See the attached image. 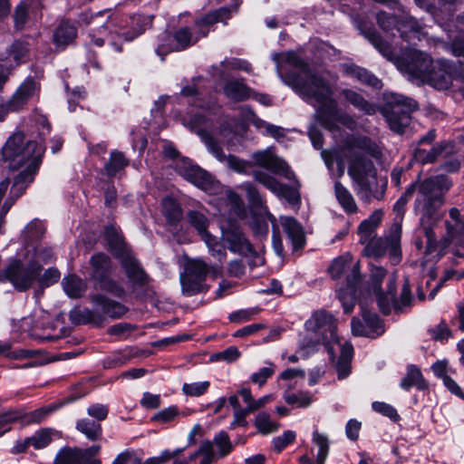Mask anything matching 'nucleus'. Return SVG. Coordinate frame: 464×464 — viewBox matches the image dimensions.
<instances>
[{
  "label": "nucleus",
  "instance_id": "1a4fd4ad",
  "mask_svg": "<svg viewBox=\"0 0 464 464\" xmlns=\"http://www.w3.org/2000/svg\"><path fill=\"white\" fill-rule=\"evenodd\" d=\"M105 238L115 255L121 258V266L129 279L134 284L143 285L147 282V275L140 267L138 260L125 249L122 237L114 226L105 228Z\"/></svg>",
  "mask_w": 464,
  "mask_h": 464
},
{
  "label": "nucleus",
  "instance_id": "473e14b6",
  "mask_svg": "<svg viewBox=\"0 0 464 464\" xmlns=\"http://www.w3.org/2000/svg\"><path fill=\"white\" fill-rule=\"evenodd\" d=\"M345 72L350 77L368 86L375 89H380L382 87L381 81L364 68L356 65H348L345 68Z\"/></svg>",
  "mask_w": 464,
  "mask_h": 464
},
{
  "label": "nucleus",
  "instance_id": "a19ab883",
  "mask_svg": "<svg viewBox=\"0 0 464 464\" xmlns=\"http://www.w3.org/2000/svg\"><path fill=\"white\" fill-rule=\"evenodd\" d=\"M54 464H84L82 450L63 448L55 456Z\"/></svg>",
  "mask_w": 464,
  "mask_h": 464
},
{
  "label": "nucleus",
  "instance_id": "5701e85b",
  "mask_svg": "<svg viewBox=\"0 0 464 464\" xmlns=\"http://www.w3.org/2000/svg\"><path fill=\"white\" fill-rule=\"evenodd\" d=\"M351 267H353L352 276L348 277L347 282L352 286L359 279V262L353 263V256L350 253L335 258L329 267V273L333 278H339Z\"/></svg>",
  "mask_w": 464,
  "mask_h": 464
},
{
  "label": "nucleus",
  "instance_id": "ea45409f",
  "mask_svg": "<svg viewBox=\"0 0 464 464\" xmlns=\"http://www.w3.org/2000/svg\"><path fill=\"white\" fill-rule=\"evenodd\" d=\"M134 354L133 349L130 347L116 351L103 360V367L112 369L122 366L128 363L131 358H133Z\"/></svg>",
  "mask_w": 464,
  "mask_h": 464
},
{
  "label": "nucleus",
  "instance_id": "6e6d98bb",
  "mask_svg": "<svg viewBox=\"0 0 464 464\" xmlns=\"http://www.w3.org/2000/svg\"><path fill=\"white\" fill-rule=\"evenodd\" d=\"M255 425L263 434L275 432L278 429V424L272 421L270 416L266 412H260L256 417Z\"/></svg>",
  "mask_w": 464,
  "mask_h": 464
},
{
  "label": "nucleus",
  "instance_id": "864d4df0",
  "mask_svg": "<svg viewBox=\"0 0 464 464\" xmlns=\"http://www.w3.org/2000/svg\"><path fill=\"white\" fill-rule=\"evenodd\" d=\"M187 218L189 224L197 229L199 235L208 231V219L202 212L190 210L188 212Z\"/></svg>",
  "mask_w": 464,
  "mask_h": 464
},
{
  "label": "nucleus",
  "instance_id": "69168bd1",
  "mask_svg": "<svg viewBox=\"0 0 464 464\" xmlns=\"http://www.w3.org/2000/svg\"><path fill=\"white\" fill-rule=\"evenodd\" d=\"M29 3L27 1L21 2L14 10V24L17 29H23L29 14Z\"/></svg>",
  "mask_w": 464,
  "mask_h": 464
},
{
  "label": "nucleus",
  "instance_id": "a878e982",
  "mask_svg": "<svg viewBox=\"0 0 464 464\" xmlns=\"http://www.w3.org/2000/svg\"><path fill=\"white\" fill-rule=\"evenodd\" d=\"M382 218V210L377 209L373 211L368 218L360 223L357 228V234L359 236V242L362 245L364 246L376 237V229L380 226Z\"/></svg>",
  "mask_w": 464,
  "mask_h": 464
},
{
  "label": "nucleus",
  "instance_id": "774afa93",
  "mask_svg": "<svg viewBox=\"0 0 464 464\" xmlns=\"http://www.w3.org/2000/svg\"><path fill=\"white\" fill-rule=\"evenodd\" d=\"M21 417V413L15 411H10L0 414V437L10 430V423L18 420Z\"/></svg>",
  "mask_w": 464,
  "mask_h": 464
},
{
  "label": "nucleus",
  "instance_id": "4468645a",
  "mask_svg": "<svg viewBox=\"0 0 464 464\" xmlns=\"http://www.w3.org/2000/svg\"><path fill=\"white\" fill-rule=\"evenodd\" d=\"M415 110L417 103L414 100L401 94H392L390 106L384 113L391 130L402 133L411 122V113Z\"/></svg>",
  "mask_w": 464,
  "mask_h": 464
},
{
  "label": "nucleus",
  "instance_id": "5fc2aeb1",
  "mask_svg": "<svg viewBox=\"0 0 464 464\" xmlns=\"http://www.w3.org/2000/svg\"><path fill=\"white\" fill-rule=\"evenodd\" d=\"M377 22L380 27L387 32L393 34V30L398 32V27L401 26V22L398 19L385 12H380L377 14Z\"/></svg>",
  "mask_w": 464,
  "mask_h": 464
},
{
  "label": "nucleus",
  "instance_id": "bb28decb",
  "mask_svg": "<svg viewBox=\"0 0 464 464\" xmlns=\"http://www.w3.org/2000/svg\"><path fill=\"white\" fill-rule=\"evenodd\" d=\"M450 221H446L447 240L457 245L464 244V221L460 219L459 209L453 208L450 210Z\"/></svg>",
  "mask_w": 464,
  "mask_h": 464
},
{
  "label": "nucleus",
  "instance_id": "72a5a7b5",
  "mask_svg": "<svg viewBox=\"0 0 464 464\" xmlns=\"http://www.w3.org/2000/svg\"><path fill=\"white\" fill-rule=\"evenodd\" d=\"M63 288L65 294L71 298H80L86 291V283L75 275H69L63 277Z\"/></svg>",
  "mask_w": 464,
  "mask_h": 464
},
{
  "label": "nucleus",
  "instance_id": "b1692460",
  "mask_svg": "<svg viewBox=\"0 0 464 464\" xmlns=\"http://www.w3.org/2000/svg\"><path fill=\"white\" fill-rule=\"evenodd\" d=\"M280 224L292 244L293 250H298L304 246L305 235L302 225L294 218L281 216Z\"/></svg>",
  "mask_w": 464,
  "mask_h": 464
},
{
  "label": "nucleus",
  "instance_id": "f257e3e1",
  "mask_svg": "<svg viewBox=\"0 0 464 464\" xmlns=\"http://www.w3.org/2000/svg\"><path fill=\"white\" fill-rule=\"evenodd\" d=\"M278 76L308 103L317 107L321 124L334 130L338 124L353 130L356 122L346 113H341L333 98V89L328 81L312 71L308 64L295 52L274 53Z\"/></svg>",
  "mask_w": 464,
  "mask_h": 464
},
{
  "label": "nucleus",
  "instance_id": "ddd939ff",
  "mask_svg": "<svg viewBox=\"0 0 464 464\" xmlns=\"http://www.w3.org/2000/svg\"><path fill=\"white\" fill-rule=\"evenodd\" d=\"M434 61L431 57L416 49L409 50L399 63V69L410 81L416 84L425 83Z\"/></svg>",
  "mask_w": 464,
  "mask_h": 464
},
{
  "label": "nucleus",
  "instance_id": "09e8293b",
  "mask_svg": "<svg viewBox=\"0 0 464 464\" xmlns=\"http://www.w3.org/2000/svg\"><path fill=\"white\" fill-rule=\"evenodd\" d=\"M200 236L202 240L207 245L208 251L213 256H217L219 261H222L226 258V249L218 242L216 237H213L208 231Z\"/></svg>",
  "mask_w": 464,
  "mask_h": 464
},
{
  "label": "nucleus",
  "instance_id": "0e129e2a",
  "mask_svg": "<svg viewBox=\"0 0 464 464\" xmlns=\"http://www.w3.org/2000/svg\"><path fill=\"white\" fill-rule=\"evenodd\" d=\"M266 366L260 368L257 372L251 374L250 380L253 383L262 386L266 382L267 379L273 376L275 373L274 364L272 362H266Z\"/></svg>",
  "mask_w": 464,
  "mask_h": 464
},
{
  "label": "nucleus",
  "instance_id": "aec40b11",
  "mask_svg": "<svg viewBox=\"0 0 464 464\" xmlns=\"http://www.w3.org/2000/svg\"><path fill=\"white\" fill-rule=\"evenodd\" d=\"M362 317L366 324L365 328L359 327L358 318L353 317L352 319L351 328L353 335L376 338L384 333V326L376 314L362 306Z\"/></svg>",
  "mask_w": 464,
  "mask_h": 464
},
{
  "label": "nucleus",
  "instance_id": "3c124183",
  "mask_svg": "<svg viewBox=\"0 0 464 464\" xmlns=\"http://www.w3.org/2000/svg\"><path fill=\"white\" fill-rule=\"evenodd\" d=\"M53 430L52 429H42L36 431L33 436L29 437L31 445L34 450H42L47 447L53 437Z\"/></svg>",
  "mask_w": 464,
  "mask_h": 464
},
{
  "label": "nucleus",
  "instance_id": "de8ad7c7",
  "mask_svg": "<svg viewBox=\"0 0 464 464\" xmlns=\"http://www.w3.org/2000/svg\"><path fill=\"white\" fill-rule=\"evenodd\" d=\"M45 228L39 220L30 222L24 230L23 237L27 241V246L34 245V242L42 237Z\"/></svg>",
  "mask_w": 464,
  "mask_h": 464
},
{
  "label": "nucleus",
  "instance_id": "e2e57ef3",
  "mask_svg": "<svg viewBox=\"0 0 464 464\" xmlns=\"http://www.w3.org/2000/svg\"><path fill=\"white\" fill-rule=\"evenodd\" d=\"M368 39L373 46L386 58L392 59L393 53L389 44L384 42L375 32H369Z\"/></svg>",
  "mask_w": 464,
  "mask_h": 464
},
{
  "label": "nucleus",
  "instance_id": "e433bc0d",
  "mask_svg": "<svg viewBox=\"0 0 464 464\" xmlns=\"http://www.w3.org/2000/svg\"><path fill=\"white\" fill-rule=\"evenodd\" d=\"M76 36V29L67 22H63L53 33V43L57 48H63L73 41Z\"/></svg>",
  "mask_w": 464,
  "mask_h": 464
},
{
  "label": "nucleus",
  "instance_id": "37998d69",
  "mask_svg": "<svg viewBox=\"0 0 464 464\" xmlns=\"http://www.w3.org/2000/svg\"><path fill=\"white\" fill-rule=\"evenodd\" d=\"M162 213L170 224L177 223L182 217L179 202L171 197H166L162 199Z\"/></svg>",
  "mask_w": 464,
  "mask_h": 464
},
{
  "label": "nucleus",
  "instance_id": "a18cd8bd",
  "mask_svg": "<svg viewBox=\"0 0 464 464\" xmlns=\"http://www.w3.org/2000/svg\"><path fill=\"white\" fill-rule=\"evenodd\" d=\"M25 256H28L29 260H38V264L43 266L44 264L51 262L53 258V251L49 247L43 246H26Z\"/></svg>",
  "mask_w": 464,
  "mask_h": 464
},
{
  "label": "nucleus",
  "instance_id": "603ef678",
  "mask_svg": "<svg viewBox=\"0 0 464 464\" xmlns=\"http://www.w3.org/2000/svg\"><path fill=\"white\" fill-rule=\"evenodd\" d=\"M34 354V351L20 349L15 351H11V343L8 342L0 341V355H5V357L13 360H20L30 358Z\"/></svg>",
  "mask_w": 464,
  "mask_h": 464
},
{
  "label": "nucleus",
  "instance_id": "f03ea898",
  "mask_svg": "<svg viewBox=\"0 0 464 464\" xmlns=\"http://www.w3.org/2000/svg\"><path fill=\"white\" fill-rule=\"evenodd\" d=\"M180 94L187 99L186 102L190 107L187 114L181 119L182 124L201 138L208 150L218 160L226 163L229 169L237 173L253 175L255 178V173L260 170L255 169L252 162L233 155L226 156L210 135L209 130L219 111L216 100L209 98L205 101L195 84L184 86Z\"/></svg>",
  "mask_w": 464,
  "mask_h": 464
},
{
  "label": "nucleus",
  "instance_id": "9d476101",
  "mask_svg": "<svg viewBox=\"0 0 464 464\" xmlns=\"http://www.w3.org/2000/svg\"><path fill=\"white\" fill-rule=\"evenodd\" d=\"M41 273L42 266L38 264V260H29L28 256H24L23 260L10 261L4 271V276L16 290L23 292L31 288L40 279Z\"/></svg>",
  "mask_w": 464,
  "mask_h": 464
},
{
  "label": "nucleus",
  "instance_id": "a211bd4d",
  "mask_svg": "<svg viewBox=\"0 0 464 464\" xmlns=\"http://www.w3.org/2000/svg\"><path fill=\"white\" fill-rule=\"evenodd\" d=\"M251 160L253 166L264 168L274 174L283 176L288 180L295 179V173L290 169L288 164L276 154L273 147L253 152Z\"/></svg>",
  "mask_w": 464,
  "mask_h": 464
},
{
  "label": "nucleus",
  "instance_id": "7ed1b4c3",
  "mask_svg": "<svg viewBox=\"0 0 464 464\" xmlns=\"http://www.w3.org/2000/svg\"><path fill=\"white\" fill-rule=\"evenodd\" d=\"M78 23L90 27L89 35L95 45L102 46L107 40L120 53L123 42L134 40L150 26L152 16H126L117 10L104 9L82 13Z\"/></svg>",
  "mask_w": 464,
  "mask_h": 464
},
{
  "label": "nucleus",
  "instance_id": "79ce46f5",
  "mask_svg": "<svg viewBox=\"0 0 464 464\" xmlns=\"http://www.w3.org/2000/svg\"><path fill=\"white\" fill-rule=\"evenodd\" d=\"M58 407L56 405H49L45 407L39 408L30 412H24L18 411L22 417L18 420H21L24 424H31V423H39L46 419L52 412H53Z\"/></svg>",
  "mask_w": 464,
  "mask_h": 464
},
{
  "label": "nucleus",
  "instance_id": "6ab92c4d",
  "mask_svg": "<svg viewBox=\"0 0 464 464\" xmlns=\"http://www.w3.org/2000/svg\"><path fill=\"white\" fill-rule=\"evenodd\" d=\"M456 72L455 66L448 60L438 59L431 66L425 83L438 90L450 87Z\"/></svg>",
  "mask_w": 464,
  "mask_h": 464
},
{
  "label": "nucleus",
  "instance_id": "338daca9",
  "mask_svg": "<svg viewBox=\"0 0 464 464\" xmlns=\"http://www.w3.org/2000/svg\"><path fill=\"white\" fill-rule=\"evenodd\" d=\"M267 219L272 223L273 226V237H272V246L277 256H282L284 253V247L282 244V240L279 236L278 227L276 225V219L275 216L270 213H266Z\"/></svg>",
  "mask_w": 464,
  "mask_h": 464
},
{
  "label": "nucleus",
  "instance_id": "f8f14e48",
  "mask_svg": "<svg viewBox=\"0 0 464 464\" xmlns=\"http://www.w3.org/2000/svg\"><path fill=\"white\" fill-rule=\"evenodd\" d=\"M210 272L214 276L218 275V270L216 268L211 270L202 259L188 260L185 265L184 272L179 276L183 294L191 296L204 291L205 281Z\"/></svg>",
  "mask_w": 464,
  "mask_h": 464
},
{
  "label": "nucleus",
  "instance_id": "58836bf2",
  "mask_svg": "<svg viewBox=\"0 0 464 464\" xmlns=\"http://www.w3.org/2000/svg\"><path fill=\"white\" fill-rule=\"evenodd\" d=\"M342 95L344 99L353 105L357 110L366 114H373L376 111V106L369 103L360 93L351 89H343Z\"/></svg>",
  "mask_w": 464,
  "mask_h": 464
},
{
  "label": "nucleus",
  "instance_id": "2eb2a0df",
  "mask_svg": "<svg viewBox=\"0 0 464 464\" xmlns=\"http://www.w3.org/2000/svg\"><path fill=\"white\" fill-rule=\"evenodd\" d=\"M401 236V226L400 223H394L383 237H375L364 245L362 254L367 257L378 258L389 251L391 256L397 259L400 253Z\"/></svg>",
  "mask_w": 464,
  "mask_h": 464
},
{
  "label": "nucleus",
  "instance_id": "423d86ee",
  "mask_svg": "<svg viewBox=\"0 0 464 464\" xmlns=\"http://www.w3.org/2000/svg\"><path fill=\"white\" fill-rule=\"evenodd\" d=\"M239 4L234 5L231 8L221 7L209 12L198 20L194 26V32L188 27H181L172 36L164 34L160 38L156 53L158 55H165L169 52L184 50L198 42L199 37H204L209 32V27L215 23H227L233 12H236Z\"/></svg>",
  "mask_w": 464,
  "mask_h": 464
},
{
  "label": "nucleus",
  "instance_id": "7c9ffc66",
  "mask_svg": "<svg viewBox=\"0 0 464 464\" xmlns=\"http://www.w3.org/2000/svg\"><path fill=\"white\" fill-rule=\"evenodd\" d=\"M204 442H208L211 445V450H215V455L218 459L226 458L234 449L229 435L224 430L217 432L211 440H205Z\"/></svg>",
  "mask_w": 464,
  "mask_h": 464
},
{
  "label": "nucleus",
  "instance_id": "49530a36",
  "mask_svg": "<svg viewBox=\"0 0 464 464\" xmlns=\"http://www.w3.org/2000/svg\"><path fill=\"white\" fill-rule=\"evenodd\" d=\"M128 165V160L121 152L112 151L110 160L105 165V170L108 176L113 177L122 170Z\"/></svg>",
  "mask_w": 464,
  "mask_h": 464
},
{
  "label": "nucleus",
  "instance_id": "20e7f679",
  "mask_svg": "<svg viewBox=\"0 0 464 464\" xmlns=\"http://www.w3.org/2000/svg\"><path fill=\"white\" fill-rule=\"evenodd\" d=\"M377 153L376 145L364 136H350L346 139L340 155L336 154V162L339 176L344 173V165L341 157L349 161L348 174L359 188V193L365 196L372 195L377 186L376 169L367 155L374 156Z\"/></svg>",
  "mask_w": 464,
  "mask_h": 464
},
{
  "label": "nucleus",
  "instance_id": "c756f323",
  "mask_svg": "<svg viewBox=\"0 0 464 464\" xmlns=\"http://www.w3.org/2000/svg\"><path fill=\"white\" fill-rule=\"evenodd\" d=\"M398 32H400L401 37L406 41L413 39L420 41L425 36L422 26L412 16H405L404 19L401 21V26L398 27Z\"/></svg>",
  "mask_w": 464,
  "mask_h": 464
},
{
  "label": "nucleus",
  "instance_id": "393cba45",
  "mask_svg": "<svg viewBox=\"0 0 464 464\" xmlns=\"http://www.w3.org/2000/svg\"><path fill=\"white\" fill-rule=\"evenodd\" d=\"M222 228V236L224 240H226L230 245V250L234 252H238L240 254L247 255L254 254L255 250L253 249L250 242L245 237L244 234L238 227L233 228Z\"/></svg>",
  "mask_w": 464,
  "mask_h": 464
},
{
  "label": "nucleus",
  "instance_id": "c9c22d12",
  "mask_svg": "<svg viewBox=\"0 0 464 464\" xmlns=\"http://www.w3.org/2000/svg\"><path fill=\"white\" fill-rule=\"evenodd\" d=\"M224 92L228 99L235 102L244 101L251 96V90L237 80L228 81L224 87Z\"/></svg>",
  "mask_w": 464,
  "mask_h": 464
},
{
  "label": "nucleus",
  "instance_id": "0eeeda50",
  "mask_svg": "<svg viewBox=\"0 0 464 464\" xmlns=\"http://www.w3.org/2000/svg\"><path fill=\"white\" fill-rule=\"evenodd\" d=\"M414 2L420 8L432 13L436 23L447 34V40L431 37L429 38V42H432L435 47L464 58V14L458 15L455 21H444L440 12L433 13V7L429 0H414Z\"/></svg>",
  "mask_w": 464,
  "mask_h": 464
},
{
  "label": "nucleus",
  "instance_id": "c85d7f7f",
  "mask_svg": "<svg viewBox=\"0 0 464 464\" xmlns=\"http://www.w3.org/2000/svg\"><path fill=\"white\" fill-rule=\"evenodd\" d=\"M92 301L101 307L104 314L111 318L121 317L127 312V308L123 304L112 301L101 294L94 295L92 297Z\"/></svg>",
  "mask_w": 464,
  "mask_h": 464
},
{
  "label": "nucleus",
  "instance_id": "bf43d9fd",
  "mask_svg": "<svg viewBox=\"0 0 464 464\" xmlns=\"http://www.w3.org/2000/svg\"><path fill=\"white\" fill-rule=\"evenodd\" d=\"M442 151L443 148L440 145L431 148L429 151L417 149L414 152V159L422 164L431 163Z\"/></svg>",
  "mask_w": 464,
  "mask_h": 464
},
{
  "label": "nucleus",
  "instance_id": "4d7b16f0",
  "mask_svg": "<svg viewBox=\"0 0 464 464\" xmlns=\"http://www.w3.org/2000/svg\"><path fill=\"white\" fill-rule=\"evenodd\" d=\"M210 386L208 381L184 383L182 392L187 396L198 397L205 394Z\"/></svg>",
  "mask_w": 464,
  "mask_h": 464
},
{
  "label": "nucleus",
  "instance_id": "c03bdc74",
  "mask_svg": "<svg viewBox=\"0 0 464 464\" xmlns=\"http://www.w3.org/2000/svg\"><path fill=\"white\" fill-rule=\"evenodd\" d=\"M313 442L318 447L316 454V464H324L330 450V442L328 437L314 430L312 435Z\"/></svg>",
  "mask_w": 464,
  "mask_h": 464
},
{
  "label": "nucleus",
  "instance_id": "2f4dec72",
  "mask_svg": "<svg viewBox=\"0 0 464 464\" xmlns=\"http://www.w3.org/2000/svg\"><path fill=\"white\" fill-rule=\"evenodd\" d=\"M334 196L342 208L347 214L356 213L358 210L357 204L352 193L340 181L334 182Z\"/></svg>",
  "mask_w": 464,
  "mask_h": 464
},
{
  "label": "nucleus",
  "instance_id": "4c0bfd02",
  "mask_svg": "<svg viewBox=\"0 0 464 464\" xmlns=\"http://www.w3.org/2000/svg\"><path fill=\"white\" fill-rule=\"evenodd\" d=\"M400 386L405 391H409L413 386L417 387L419 390H424L427 384L420 369L414 365H410L405 377L400 382Z\"/></svg>",
  "mask_w": 464,
  "mask_h": 464
},
{
  "label": "nucleus",
  "instance_id": "f704fd0d",
  "mask_svg": "<svg viewBox=\"0 0 464 464\" xmlns=\"http://www.w3.org/2000/svg\"><path fill=\"white\" fill-rule=\"evenodd\" d=\"M75 427L79 432L92 441L99 440L102 434L101 423L89 418L78 420Z\"/></svg>",
  "mask_w": 464,
  "mask_h": 464
},
{
  "label": "nucleus",
  "instance_id": "f3484780",
  "mask_svg": "<svg viewBox=\"0 0 464 464\" xmlns=\"http://www.w3.org/2000/svg\"><path fill=\"white\" fill-rule=\"evenodd\" d=\"M177 169L185 179L209 194L218 192L221 188L220 183L209 173L188 160H184L178 163Z\"/></svg>",
  "mask_w": 464,
  "mask_h": 464
},
{
  "label": "nucleus",
  "instance_id": "4be33fe9",
  "mask_svg": "<svg viewBox=\"0 0 464 464\" xmlns=\"http://www.w3.org/2000/svg\"><path fill=\"white\" fill-rule=\"evenodd\" d=\"M40 85L32 77L26 78L9 99L12 111L22 110L32 99L38 95Z\"/></svg>",
  "mask_w": 464,
  "mask_h": 464
},
{
  "label": "nucleus",
  "instance_id": "412c9836",
  "mask_svg": "<svg viewBox=\"0 0 464 464\" xmlns=\"http://www.w3.org/2000/svg\"><path fill=\"white\" fill-rule=\"evenodd\" d=\"M255 180L262 184L277 197L285 198L290 204H296L300 200L296 188L281 184L273 176L265 171L256 172Z\"/></svg>",
  "mask_w": 464,
  "mask_h": 464
},
{
  "label": "nucleus",
  "instance_id": "680f3d73",
  "mask_svg": "<svg viewBox=\"0 0 464 464\" xmlns=\"http://www.w3.org/2000/svg\"><path fill=\"white\" fill-rule=\"evenodd\" d=\"M296 438L294 430H285L282 435L275 437L272 440L273 449L276 452H281L289 444L293 443Z\"/></svg>",
  "mask_w": 464,
  "mask_h": 464
},
{
  "label": "nucleus",
  "instance_id": "052dcab7",
  "mask_svg": "<svg viewBox=\"0 0 464 464\" xmlns=\"http://www.w3.org/2000/svg\"><path fill=\"white\" fill-rule=\"evenodd\" d=\"M241 356V353L236 346H229L227 349L213 353L210 356L212 362H236Z\"/></svg>",
  "mask_w": 464,
  "mask_h": 464
},
{
  "label": "nucleus",
  "instance_id": "39448f33",
  "mask_svg": "<svg viewBox=\"0 0 464 464\" xmlns=\"http://www.w3.org/2000/svg\"><path fill=\"white\" fill-rule=\"evenodd\" d=\"M450 187V180L443 175L426 179L419 184L412 183L396 201L393 210L401 217L405 210V205L417 190L415 211L421 215L420 224L427 230L426 226H430L437 220L436 212L442 206L443 195Z\"/></svg>",
  "mask_w": 464,
  "mask_h": 464
},
{
  "label": "nucleus",
  "instance_id": "9b49d317",
  "mask_svg": "<svg viewBox=\"0 0 464 464\" xmlns=\"http://www.w3.org/2000/svg\"><path fill=\"white\" fill-rule=\"evenodd\" d=\"M90 265L91 277L97 288L117 297L123 296V287L111 277L113 266L109 256L104 253H96L91 256Z\"/></svg>",
  "mask_w": 464,
  "mask_h": 464
},
{
  "label": "nucleus",
  "instance_id": "cd10ccee",
  "mask_svg": "<svg viewBox=\"0 0 464 464\" xmlns=\"http://www.w3.org/2000/svg\"><path fill=\"white\" fill-rule=\"evenodd\" d=\"M30 44L25 41H15L5 53H1L0 56L5 57V62H11L13 67L21 63H25L29 59Z\"/></svg>",
  "mask_w": 464,
  "mask_h": 464
},
{
  "label": "nucleus",
  "instance_id": "13d9d810",
  "mask_svg": "<svg viewBox=\"0 0 464 464\" xmlns=\"http://www.w3.org/2000/svg\"><path fill=\"white\" fill-rule=\"evenodd\" d=\"M284 399L286 403L295 405L299 408H306L311 405L312 396L305 392L285 393Z\"/></svg>",
  "mask_w": 464,
  "mask_h": 464
},
{
  "label": "nucleus",
  "instance_id": "6e6552de",
  "mask_svg": "<svg viewBox=\"0 0 464 464\" xmlns=\"http://www.w3.org/2000/svg\"><path fill=\"white\" fill-rule=\"evenodd\" d=\"M371 273V286L369 291L370 294L375 295L377 304L383 314H390L392 308L398 312H401L404 308L411 305L412 296L407 283L402 287L400 300L396 301V276L394 275L390 276L387 283V292L382 293L381 291V282L385 276L386 271L382 267L373 266Z\"/></svg>",
  "mask_w": 464,
  "mask_h": 464
},
{
  "label": "nucleus",
  "instance_id": "8fccbe9b",
  "mask_svg": "<svg viewBox=\"0 0 464 464\" xmlns=\"http://www.w3.org/2000/svg\"><path fill=\"white\" fill-rule=\"evenodd\" d=\"M199 456L201 457L199 464H212L218 459L215 455V450H211V445L208 442H202L199 448L189 456L188 459L192 461Z\"/></svg>",
  "mask_w": 464,
  "mask_h": 464
},
{
  "label": "nucleus",
  "instance_id": "dca6fc26",
  "mask_svg": "<svg viewBox=\"0 0 464 464\" xmlns=\"http://www.w3.org/2000/svg\"><path fill=\"white\" fill-rule=\"evenodd\" d=\"M307 331L318 334L325 345L328 353L334 358V351L331 342H338L336 324L334 317L325 311H318L305 322Z\"/></svg>",
  "mask_w": 464,
  "mask_h": 464
}]
</instances>
